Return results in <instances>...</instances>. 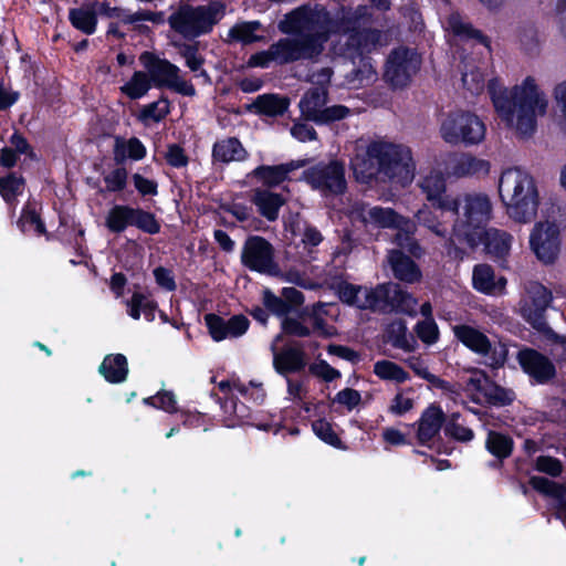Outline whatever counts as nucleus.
Segmentation results:
<instances>
[{
  "instance_id": "nucleus-1",
  "label": "nucleus",
  "mask_w": 566,
  "mask_h": 566,
  "mask_svg": "<svg viewBox=\"0 0 566 566\" xmlns=\"http://www.w3.org/2000/svg\"><path fill=\"white\" fill-rule=\"evenodd\" d=\"M489 94L500 119L521 138L530 137L537 126V117L545 115L548 106L546 94L532 76L510 88L496 80L488 84Z\"/></svg>"
},
{
  "instance_id": "nucleus-2",
  "label": "nucleus",
  "mask_w": 566,
  "mask_h": 566,
  "mask_svg": "<svg viewBox=\"0 0 566 566\" xmlns=\"http://www.w3.org/2000/svg\"><path fill=\"white\" fill-rule=\"evenodd\" d=\"M319 14V8L302 7L292 11L285 20V32L296 33L295 36L284 38L270 45L266 51L251 57L254 65L266 67L271 62L287 64L298 60H312L324 49L325 33L314 18Z\"/></svg>"
},
{
  "instance_id": "nucleus-3",
  "label": "nucleus",
  "mask_w": 566,
  "mask_h": 566,
  "mask_svg": "<svg viewBox=\"0 0 566 566\" xmlns=\"http://www.w3.org/2000/svg\"><path fill=\"white\" fill-rule=\"evenodd\" d=\"M319 14L314 18V23L319 24V30L325 33V42L331 34H339L344 39L342 53L350 59L360 57L375 51L387 43L385 33L374 28H361L369 23L373 12L367 6L356 8L342 7L331 14L323 7Z\"/></svg>"
},
{
  "instance_id": "nucleus-4",
  "label": "nucleus",
  "mask_w": 566,
  "mask_h": 566,
  "mask_svg": "<svg viewBox=\"0 0 566 566\" xmlns=\"http://www.w3.org/2000/svg\"><path fill=\"white\" fill-rule=\"evenodd\" d=\"M350 166L360 182L384 175L402 187L412 181L416 170L408 146L384 139L373 140L365 147L357 146Z\"/></svg>"
},
{
  "instance_id": "nucleus-5",
  "label": "nucleus",
  "mask_w": 566,
  "mask_h": 566,
  "mask_svg": "<svg viewBox=\"0 0 566 566\" xmlns=\"http://www.w3.org/2000/svg\"><path fill=\"white\" fill-rule=\"evenodd\" d=\"M439 208L457 214L452 234L460 241L474 248L482 242L483 226L491 219L493 203L484 192H464L455 197L439 199Z\"/></svg>"
},
{
  "instance_id": "nucleus-6",
  "label": "nucleus",
  "mask_w": 566,
  "mask_h": 566,
  "mask_svg": "<svg viewBox=\"0 0 566 566\" xmlns=\"http://www.w3.org/2000/svg\"><path fill=\"white\" fill-rule=\"evenodd\" d=\"M497 192L506 216L515 223H531L537 216L539 193L534 177L518 167L503 170Z\"/></svg>"
},
{
  "instance_id": "nucleus-7",
  "label": "nucleus",
  "mask_w": 566,
  "mask_h": 566,
  "mask_svg": "<svg viewBox=\"0 0 566 566\" xmlns=\"http://www.w3.org/2000/svg\"><path fill=\"white\" fill-rule=\"evenodd\" d=\"M338 295L342 302L359 310L416 314V298L392 282L378 284L375 287L343 283L339 285Z\"/></svg>"
},
{
  "instance_id": "nucleus-8",
  "label": "nucleus",
  "mask_w": 566,
  "mask_h": 566,
  "mask_svg": "<svg viewBox=\"0 0 566 566\" xmlns=\"http://www.w3.org/2000/svg\"><path fill=\"white\" fill-rule=\"evenodd\" d=\"M222 15L223 6L219 2L198 7L185 4L169 17L168 22L182 36L193 39L209 32Z\"/></svg>"
},
{
  "instance_id": "nucleus-9",
  "label": "nucleus",
  "mask_w": 566,
  "mask_h": 566,
  "mask_svg": "<svg viewBox=\"0 0 566 566\" xmlns=\"http://www.w3.org/2000/svg\"><path fill=\"white\" fill-rule=\"evenodd\" d=\"M440 134L450 145H476L484 139L485 126L475 114L458 109L442 120Z\"/></svg>"
},
{
  "instance_id": "nucleus-10",
  "label": "nucleus",
  "mask_w": 566,
  "mask_h": 566,
  "mask_svg": "<svg viewBox=\"0 0 566 566\" xmlns=\"http://www.w3.org/2000/svg\"><path fill=\"white\" fill-rule=\"evenodd\" d=\"M140 61L156 87H168L179 94L193 96L196 90L191 83L179 76V67L167 60L157 57L150 52H144Z\"/></svg>"
},
{
  "instance_id": "nucleus-11",
  "label": "nucleus",
  "mask_w": 566,
  "mask_h": 566,
  "mask_svg": "<svg viewBox=\"0 0 566 566\" xmlns=\"http://www.w3.org/2000/svg\"><path fill=\"white\" fill-rule=\"evenodd\" d=\"M327 102V88L314 87L308 90L300 101L302 116L306 120L317 124H328L346 118L350 109L343 105L325 107Z\"/></svg>"
},
{
  "instance_id": "nucleus-12",
  "label": "nucleus",
  "mask_w": 566,
  "mask_h": 566,
  "mask_svg": "<svg viewBox=\"0 0 566 566\" xmlns=\"http://www.w3.org/2000/svg\"><path fill=\"white\" fill-rule=\"evenodd\" d=\"M526 296L522 305V314L525 319L544 336L557 338V334L547 325L544 313L552 302V293L538 282H530L526 287Z\"/></svg>"
},
{
  "instance_id": "nucleus-13",
  "label": "nucleus",
  "mask_w": 566,
  "mask_h": 566,
  "mask_svg": "<svg viewBox=\"0 0 566 566\" xmlns=\"http://www.w3.org/2000/svg\"><path fill=\"white\" fill-rule=\"evenodd\" d=\"M420 65L421 59L415 50L399 46L387 57L384 78L392 87H405L417 74Z\"/></svg>"
},
{
  "instance_id": "nucleus-14",
  "label": "nucleus",
  "mask_w": 566,
  "mask_h": 566,
  "mask_svg": "<svg viewBox=\"0 0 566 566\" xmlns=\"http://www.w3.org/2000/svg\"><path fill=\"white\" fill-rule=\"evenodd\" d=\"M457 338L467 347L488 357L486 364L493 368L503 366L507 358V348L504 344L491 345L489 338L480 331L459 325L453 328Z\"/></svg>"
},
{
  "instance_id": "nucleus-15",
  "label": "nucleus",
  "mask_w": 566,
  "mask_h": 566,
  "mask_svg": "<svg viewBox=\"0 0 566 566\" xmlns=\"http://www.w3.org/2000/svg\"><path fill=\"white\" fill-rule=\"evenodd\" d=\"M241 262L251 271L268 275H277L279 265L274 261V248L262 237H250L244 242Z\"/></svg>"
},
{
  "instance_id": "nucleus-16",
  "label": "nucleus",
  "mask_w": 566,
  "mask_h": 566,
  "mask_svg": "<svg viewBox=\"0 0 566 566\" xmlns=\"http://www.w3.org/2000/svg\"><path fill=\"white\" fill-rule=\"evenodd\" d=\"M530 244L539 261L551 264L560 252L559 228L554 222H539L532 230Z\"/></svg>"
},
{
  "instance_id": "nucleus-17",
  "label": "nucleus",
  "mask_w": 566,
  "mask_h": 566,
  "mask_svg": "<svg viewBox=\"0 0 566 566\" xmlns=\"http://www.w3.org/2000/svg\"><path fill=\"white\" fill-rule=\"evenodd\" d=\"M306 181L324 193L339 195L346 189L345 167L339 161L319 164L305 171Z\"/></svg>"
},
{
  "instance_id": "nucleus-18",
  "label": "nucleus",
  "mask_w": 566,
  "mask_h": 566,
  "mask_svg": "<svg viewBox=\"0 0 566 566\" xmlns=\"http://www.w3.org/2000/svg\"><path fill=\"white\" fill-rule=\"evenodd\" d=\"M517 360L522 369L539 384H545L556 375L554 364L549 358L532 348L521 349Z\"/></svg>"
},
{
  "instance_id": "nucleus-19",
  "label": "nucleus",
  "mask_w": 566,
  "mask_h": 566,
  "mask_svg": "<svg viewBox=\"0 0 566 566\" xmlns=\"http://www.w3.org/2000/svg\"><path fill=\"white\" fill-rule=\"evenodd\" d=\"M388 262L396 279L406 283H415L420 280L421 272L419 268L400 250H390L388 253Z\"/></svg>"
},
{
  "instance_id": "nucleus-20",
  "label": "nucleus",
  "mask_w": 566,
  "mask_h": 566,
  "mask_svg": "<svg viewBox=\"0 0 566 566\" xmlns=\"http://www.w3.org/2000/svg\"><path fill=\"white\" fill-rule=\"evenodd\" d=\"M472 281L474 289L486 294H501L503 293L506 284V280L503 276L495 280L494 271L489 264L475 265L473 269Z\"/></svg>"
},
{
  "instance_id": "nucleus-21",
  "label": "nucleus",
  "mask_w": 566,
  "mask_h": 566,
  "mask_svg": "<svg viewBox=\"0 0 566 566\" xmlns=\"http://www.w3.org/2000/svg\"><path fill=\"white\" fill-rule=\"evenodd\" d=\"M394 228L397 232L394 235L392 242L397 247L405 249L417 258L423 254V249L413 237L416 232V224L411 220L402 217Z\"/></svg>"
},
{
  "instance_id": "nucleus-22",
  "label": "nucleus",
  "mask_w": 566,
  "mask_h": 566,
  "mask_svg": "<svg viewBox=\"0 0 566 566\" xmlns=\"http://www.w3.org/2000/svg\"><path fill=\"white\" fill-rule=\"evenodd\" d=\"M491 165L488 160L472 155H461L452 166V174L457 177H483L489 175Z\"/></svg>"
},
{
  "instance_id": "nucleus-23",
  "label": "nucleus",
  "mask_w": 566,
  "mask_h": 566,
  "mask_svg": "<svg viewBox=\"0 0 566 566\" xmlns=\"http://www.w3.org/2000/svg\"><path fill=\"white\" fill-rule=\"evenodd\" d=\"M482 241L490 254L502 259L510 253L513 237L504 230L490 228L483 230Z\"/></svg>"
},
{
  "instance_id": "nucleus-24",
  "label": "nucleus",
  "mask_w": 566,
  "mask_h": 566,
  "mask_svg": "<svg viewBox=\"0 0 566 566\" xmlns=\"http://www.w3.org/2000/svg\"><path fill=\"white\" fill-rule=\"evenodd\" d=\"M443 422V412L439 407L430 406L419 421L418 439L421 443L431 440L440 430Z\"/></svg>"
},
{
  "instance_id": "nucleus-25",
  "label": "nucleus",
  "mask_w": 566,
  "mask_h": 566,
  "mask_svg": "<svg viewBox=\"0 0 566 566\" xmlns=\"http://www.w3.org/2000/svg\"><path fill=\"white\" fill-rule=\"evenodd\" d=\"M385 339L394 347L411 352L416 347V339L412 335H408L406 322L403 319L392 321L387 325L385 331Z\"/></svg>"
},
{
  "instance_id": "nucleus-26",
  "label": "nucleus",
  "mask_w": 566,
  "mask_h": 566,
  "mask_svg": "<svg viewBox=\"0 0 566 566\" xmlns=\"http://www.w3.org/2000/svg\"><path fill=\"white\" fill-rule=\"evenodd\" d=\"M358 217L364 223H373L382 228H394L402 218L390 208L361 207Z\"/></svg>"
},
{
  "instance_id": "nucleus-27",
  "label": "nucleus",
  "mask_w": 566,
  "mask_h": 566,
  "mask_svg": "<svg viewBox=\"0 0 566 566\" xmlns=\"http://www.w3.org/2000/svg\"><path fill=\"white\" fill-rule=\"evenodd\" d=\"M69 19L75 29L84 32L85 34H92L95 32L97 18L93 2L80 8L71 9L69 12Z\"/></svg>"
},
{
  "instance_id": "nucleus-28",
  "label": "nucleus",
  "mask_w": 566,
  "mask_h": 566,
  "mask_svg": "<svg viewBox=\"0 0 566 566\" xmlns=\"http://www.w3.org/2000/svg\"><path fill=\"white\" fill-rule=\"evenodd\" d=\"M516 36L521 50L530 55L536 56L541 50V38L534 23L524 22L517 27Z\"/></svg>"
},
{
  "instance_id": "nucleus-29",
  "label": "nucleus",
  "mask_w": 566,
  "mask_h": 566,
  "mask_svg": "<svg viewBox=\"0 0 566 566\" xmlns=\"http://www.w3.org/2000/svg\"><path fill=\"white\" fill-rule=\"evenodd\" d=\"M99 373L111 382L124 381L128 373L126 357L120 354L106 356L99 366Z\"/></svg>"
},
{
  "instance_id": "nucleus-30",
  "label": "nucleus",
  "mask_w": 566,
  "mask_h": 566,
  "mask_svg": "<svg viewBox=\"0 0 566 566\" xmlns=\"http://www.w3.org/2000/svg\"><path fill=\"white\" fill-rule=\"evenodd\" d=\"M275 369L281 373H291L305 366L304 353L300 348H287L282 353H274Z\"/></svg>"
},
{
  "instance_id": "nucleus-31",
  "label": "nucleus",
  "mask_w": 566,
  "mask_h": 566,
  "mask_svg": "<svg viewBox=\"0 0 566 566\" xmlns=\"http://www.w3.org/2000/svg\"><path fill=\"white\" fill-rule=\"evenodd\" d=\"M448 24L455 35L474 40L484 45L489 51L491 50L490 39L480 30L474 29L470 23L465 22L459 14H451L448 19Z\"/></svg>"
},
{
  "instance_id": "nucleus-32",
  "label": "nucleus",
  "mask_w": 566,
  "mask_h": 566,
  "mask_svg": "<svg viewBox=\"0 0 566 566\" xmlns=\"http://www.w3.org/2000/svg\"><path fill=\"white\" fill-rule=\"evenodd\" d=\"M146 155V149L140 140L132 137L127 142L117 138L114 147V160L116 164L122 165L126 158L134 160L143 159Z\"/></svg>"
},
{
  "instance_id": "nucleus-33",
  "label": "nucleus",
  "mask_w": 566,
  "mask_h": 566,
  "mask_svg": "<svg viewBox=\"0 0 566 566\" xmlns=\"http://www.w3.org/2000/svg\"><path fill=\"white\" fill-rule=\"evenodd\" d=\"M289 106V99L274 94H264L255 98L251 107L266 116L282 115Z\"/></svg>"
},
{
  "instance_id": "nucleus-34",
  "label": "nucleus",
  "mask_w": 566,
  "mask_h": 566,
  "mask_svg": "<svg viewBox=\"0 0 566 566\" xmlns=\"http://www.w3.org/2000/svg\"><path fill=\"white\" fill-rule=\"evenodd\" d=\"M245 156L247 151L237 138L221 140L213 147V157L223 163L242 160Z\"/></svg>"
},
{
  "instance_id": "nucleus-35",
  "label": "nucleus",
  "mask_w": 566,
  "mask_h": 566,
  "mask_svg": "<svg viewBox=\"0 0 566 566\" xmlns=\"http://www.w3.org/2000/svg\"><path fill=\"white\" fill-rule=\"evenodd\" d=\"M253 201L259 207L262 216L271 221L277 218L279 209L284 202L280 195L266 190H258L254 193Z\"/></svg>"
},
{
  "instance_id": "nucleus-36",
  "label": "nucleus",
  "mask_w": 566,
  "mask_h": 566,
  "mask_svg": "<svg viewBox=\"0 0 566 566\" xmlns=\"http://www.w3.org/2000/svg\"><path fill=\"white\" fill-rule=\"evenodd\" d=\"M297 167L298 165L294 163L277 166H261L258 167L253 174L266 185L275 186L282 182L286 178L287 174Z\"/></svg>"
},
{
  "instance_id": "nucleus-37",
  "label": "nucleus",
  "mask_w": 566,
  "mask_h": 566,
  "mask_svg": "<svg viewBox=\"0 0 566 566\" xmlns=\"http://www.w3.org/2000/svg\"><path fill=\"white\" fill-rule=\"evenodd\" d=\"M462 83L472 95H479L485 86V76L481 69L471 62H464L462 71Z\"/></svg>"
},
{
  "instance_id": "nucleus-38",
  "label": "nucleus",
  "mask_w": 566,
  "mask_h": 566,
  "mask_svg": "<svg viewBox=\"0 0 566 566\" xmlns=\"http://www.w3.org/2000/svg\"><path fill=\"white\" fill-rule=\"evenodd\" d=\"M133 208L128 206H115L106 218V226L113 232H122L127 226L133 224Z\"/></svg>"
},
{
  "instance_id": "nucleus-39",
  "label": "nucleus",
  "mask_w": 566,
  "mask_h": 566,
  "mask_svg": "<svg viewBox=\"0 0 566 566\" xmlns=\"http://www.w3.org/2000/svg\"><path fill=\"white\" fill-rule=\"evenodd\" d=\"M151 80L147 73L137 71L120 90L133 99L144 96L150 88Z\"/></svg>"
},
{
  "instance_id": "nucleus-40",
  "label": "nucleus",
  "mask_w": 566,
  "mask_h": 566,
  "mask_svg": "<svg viewBox=\"0 0 566 566\" xmlns=\"http://www.w3.org/2000/svg\"><path fill=\"white\" fill-rule=\"evenodd\" d=\"M374 373L384 380L406 381L409 376L399 365L390 360H379L374 365Z\"/></svg>"
},
{
  "instance_id": "nucleus-41",
  "label": "nucleus",
  "mask_w": 566,
  "mask_h": 566,
  "mask_svg": "<svg viewBox=\"0 0 566 566\" xmlns=\"http://www.w3.org/2000/svg\"><path fill=\"white\" fill-rule=\"evenodd\" d=\"M417 222L419 226L424 227L429 231H431L433 234L440 238H447L448 230L446 226L440 222L437 218V216L429 210L428 208L419 209L415 216Z\"/></svg>"
},
{
  "instance_id": "nucleus-42",
  "label": "nucleus",
  "mask_w": 566,
  "mask_h": 566,
  "mask_svg": "<svg viewBox=\"0 0 566 566\" xmlns=\"http://www.w3.org/2000/svg\"><path fill=\"white\" fill-rule=\"evenodd\" d=\"M261 28L260 22L251 21V22H241L233 25L228 33V36L231 41H238L242 43H251L259 38L254 35V32Z\"/></svg>"
},
{
  "instance_id": "nucleus-43",
  "label": "nucleus",
  "mask_w": 566,
  "mask_h": 566,
  "mask_svg": "<svg viewBox=\"0 0 566 566\" xmlns=\"http://www.w3.org/2000/svg\"><path fill=\"white\" fill-rule=\"evenodd\" d=\"M486 448L495 457L506 458L512 451V440L504 434L490 432L486 439Z\"/></svg>"
},
{
  "instance_id": "nucleus-44",
  "label": "nucleus",
  "mask_w": 566,
  "mask_h": 566,
  "mask_svg": "<svg viewBox=\"0 0 566 566\" xmlns=\"http://www.w3.org/2000/svg\"><path fill=\"white\" fill-rule=\"evenodd\" d=\"M482 397H484L488 403L496 406H504L512 401L511 392L495 385L490 379L488 380L484 387Z\"/></svg>"
},
{
  "instance_id": "nucleus-45",
  "label": "nucleus",
  "mask_w": 566,
  "mask_h": 566,
  "mask_svg": "<svg viewBox=\"0 0 566 566\" xmlns=\"http://www.w3.org/2000/svg\"><path fill=\"white\" fill-rule=\"evenodd\" d=\"M407 364L415 371L416 375L426 379L434 387L441 389H450L449 384L431 374L421 359L417 357H411L407 360Z\"/></svg>"
},
{
  "instance_id": "nucleus-46",
  "label": "nucleus",
  "mask_w": 566,
  "mask_h": 566,
  "mask_svg": "<svg viewBox=\"0 0 566 566\" xmlns=\"http://www.w3.org/2000/svg\"><path fill=\"white\" fill-rule=\"evenodd\" d=\"M133 224L137 227L138 229L154 234L159 231V223L156 221L155 216L150 212L140 210V209H133Z\"/></svg>"
},
{
  "instance_id": "nucleus-47",
  "label": "nucleus",
  "mask_w": 566,
  "mask_h": 566,
  "mask_svg": "<svg viewBox=\"0 0 566 566\" xmlns=\"http://www.w3.org/2000/svg\"><path fill=\"white\" fill-rule=\"evenodd\" d=\"M422 191L427 195L428 200H437L443 198L442 191L444 189V181L438 175H429L420 182Z\"/></svg>"
},
{
  "instance_id": "nucleus-48",
  "label": "nucleus",
  "mask_w": 566,
  "mask_h": 566,
  "mask_svg": "<svg viewBox=\"0 0 566 566\" xmlns=\"http://www.w3.org/2000/svg\"><path fill=\"white\" fill-rule=\"evenodd\" d=\"M488 380L489 377L483 371L476 369L471 371V376L465 382V390L471 394L473 400L478 402L481 400L480 396H482Z\"/></svg>"
},
{
  "instance_id": "nucleus-49",
  "label": "nucleus",
  "mask_w": 566,
  "mask_h": 566,
  "mask_svg": "<svg viewBox=\"0 0 566 566\" xmlns=\"http://www.w3.org/2000/svg\"><path fill=\"white\" fill-rule=\"evenodd\" d=\"M23 180L13 175L0 179V193L6 201L13 200L20 193Z\"/></svg>"
},
{
  "instance_id": "nucleus-50",
  "label": "nucleus",
  "mask_w": 566,
  "mask_h": 566,
  "mask_svg": "<svg viewBox=\"0 0 566 566\" xmlns=\"http://www.w3.org/2000/svg\"><path fill=\"white\" fill-rule=\"evenodd\" d=\"M530 483L535 490L544 494L553 495L555 499L565 493L564 486L543 476H533L531 478Z\"/></svg>"
},
{
  "instance_id": "nucleus-51",
  "label": "nucleus",
  "mask_w": 566,
  "mask_h": 566,
  "mask_svg": "<svg viewBox=\"0 0 566 566\" xmlns=\"http://www.w3.org/2000/svg\"><path fill=\"white\" fill-rule=\"evenodd\" d=\"M458 415L453 413L449 421L446 423V434L459 440L470 441L473 438V432L469 428H465L457 422Z\"/></svg>"
},
{
  "instance_id": "nucleus-52",
  "label": "nucleus",
  "mask_w": 566,
  "mask_h": 566,
  "mask_svg": "<svg viewBox=\"0 0 566 566\" xmlns=\"http://www.w3.org/2000/svg\"><path fill=\"white\" fill-rule=\"evenodd\" d=\"M416 333L427 344H432L438 339V327L432 318L419 322L416 326Z\"/></svg>"
},
{
  "instance_id": "nucleus-53",
  "label": "nucleus",
  "mask_w": 566,
  "mask_h": 566,
  "mask_svg": "<svg viewBox=\"0 0 566 566\" xmlns=\"http://www.w3.org/2000/svg\"><path fill=\"white\" fill-rule=\"evenodd\" d=\"M206 322L211 337L220 342L228 337L226 321L214 314L206 315Z\"/></svg>"
},
{
  "instance_id": "nucleus-54",
  "label": "nucleus",
  "mask_w": 566,
  "mask_h": 566,
  "mask_svg": "<svg viewBox=\"0 0 566 566\" xmlns=\"http://www.w3.org/2000/svg\"><path fill=\"white\" fill-rule=\"evenodd\" d=\"M263 302L266 308L276 315L282 316L290 312V306L285 303L284 298L277 297L269 290L264 291Z\"/></svg>"
},
{
  "instance_id": "nucleus-55",
  "label": "nucleus",
  "mask_w": 566,
  "mask_h": 566,
  "mask_svg": "<svg viewBox=\"0 0 566 566\" xmlns=\"http://www.w3.org/2000/svg\"><path fill=\"white\" fill-rule=\"evenodd\" d=\"M18 226L22 231H27L28 227H32L40 234L45 232V228L40 219V216L34 210L30 209L23 211L21 218L18 221Z\"/></svg>"
},
{
  "instance_id": "nucleus-56",
  "label": "nucleus",
  "mask_w": 566,
  "mask_h": 566,
  "mask_svg": "<svg viewBox=\"0 0 566 566\" xmlns=\"http://www.w3.org/2000/svg\"><path fill=\"white\" fill-rule=\"evenodd\" d=\"M169 112L168 102L163 99L147 105L143 109L142 117L144 119H153L154 122H159L163 119Z\"/></svg>"
},
{
  "instance_id": "nucleus-57",
  "label": "nucleus",
  "mask_w": 566,
  "mask_h": 566,
  "mask_svg": "<svg viewBox=\"0 0 566 566\" xmlns=\"http://www.w3.org/2000/svg\"><path fill=\"white\" fill-rule=\"evenodd\" d=\"M180 54L185 59L187 66L193 72L199 71L205 62L203 57L198 54L195 45H184Z\"/></svg>"
},
{
  "instance_id": "nucleus-58",
  "label": "nucleus",
  "mask_w": 566,
  "mask_h": 566,
  "mask_svg": "<svg viewBox=\"0 0 566 566\" xmlns=\"http://www.w3.org/2000/svg\"><path fill=\"white\" fill-rule=\"evenodd\" d=\"M109 191H120L126 186L127 171L125 168H117L104 178Z\"/></svg>"
},
{
  "instance_id": "nucleus-59",
  "label": "nucleus",
  "mask_w": 566,
  "mask_h": 566,
  "mask_svg": "<svg viewBox=\"0 0 566 566\" xmlns=\"http://www.w3.org/2000/svg\"><path fill=\"white\" fill-rule=\"evenodd\" d=\"M228 337H239L243 335L248 327L249 321L243 315H235L226 321Z\"/></svg>"
},
{
  "instance_id": "nucleus-60",
  "label": "nucleus",
  "mask_w": 566,
  "mask_h": 566,
  "mask_svg": "<svg viewBox=\"0 0 566 566\" xmlns=\"http://www.w3.org/2000/svg\"><path fill=\"white\" fill-rule=\"evenodd\" d=\"M291 134L300 142L315 140L317 133L314 127L305 122H296L291 127Z\"/></svg>"
},
{
  "instance_id": "nucleus-61",
  "label": "nucleus",
  "mask_w": 566,
  "mask_h": 566,
  "mask_svg": "<svg viewBox=\"0 0 566 566\" xmlns=\"http://www.w3.org/2000/svg\"><path fill=\"white\" fill-rule=\"evenodd\" d=\"M282 329L287 335L306 337L310 336L311 329L303 325L300 321L292 317H284L282 321Z\"/></svg>"
},
{
  "instance_id": "nucleus-62",
  "label": "nucleus",
  "mask_w": 566,
  "mask_h": 566,
  "mask_svg": "<svg viewBox=\"0 0 566 566\" xmlns=\"http://www.w3.org/2000/svg\"><path fill=\"white\" fill-rule=\"evenodd\" d=\"M314 432L325 442L329 444H337L339 439L337 434L333 431L331 424L325 420H317L313 423Z\"/></svg>"
},
{
  "instance_id": "nucleus-63",
  "label": "nucleus",
  "mask_w": 566,
  "mask_h": 566,
  "mask_svg": "<svg viewBox=\"0 0 566 566\" xmlns=\"http://www.w3.org/2000/svg\"><path fill=\"white\" fill-rule=\"evenodd\" d=\"M536 468L538 471L547 473L552 476H557L562 472V463L559 460L552 457H538L536 460Z\"/></svg>"
},
{
  "instance_id": "nucleus-64",
  "label": "nucleus",
  "mask_w": 566,
  "mask_h": 566,
  "mask_svg": "<svg viewBox=\"0 0 566 566\" xmlns=\"http://www.w3.org/2000/svg\"><path fill=\"white\" fill-rule=\"evenodd\" d=\"M554 98L562 113V127L566 133V80L555 86Z\"/></svg>"
}]
</instances>
